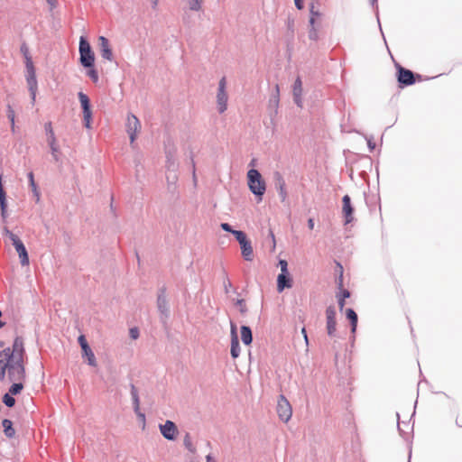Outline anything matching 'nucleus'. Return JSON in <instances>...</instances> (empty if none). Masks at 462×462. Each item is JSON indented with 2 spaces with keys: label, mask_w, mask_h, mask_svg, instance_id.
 Segmentation results:
<instances>
[{
  "label": "nucleus",
  "mask_w": 462,
  "mask_h": 462,
  "mask_svg": "<svg viewBox=\"0 0 462 462\" xmlns=\"http://www.w3.org/2000/svg\"><path fill=\"white\" fill-rule=\"evenodd\" d=\"M45 128H46L47 134L50 135V128L48 127V124H46Z\"/></svg>",
  "instance_id": "nucleus-51"
},
{
  "label": "nucleus",
  "mask_w": 462,
  "mask_h": 462,
  "mask_svg": "<svg viewBox=\"0 0 462 462\" xmlns=\"http://www.w3.org/2000/svg\"><path fill=\"white\" fill-rule=\"evenodd\" d=\"M25 67H26V81L28 85L29 91L32 97V104L35 102L36 92H37V79L35 69L32 60L31 56L28 53H25Z\"/></svg>",
  "instance_id": "nucleus-4"
},
{
  "label": "nucleus",
  "mask_w": 462,
  "mask_h": 462,
  "mask_svg": "<svg viewBox=\"0 0 462 462\" xmlns=\"http://www.w3.org/2000/svg\"><path fill=\"white\" fill-rule=\"evenodd\" d=\"M342 202H343L342 212H343V215L346 219L345 223L349 224L353 220V212H354V208L351 205L350 197L348 195H345L342 199Z\"/></svg>",
  "instance_id": "nucleus-14"
},
{
  "label": "nucleus",
  "mask_w": 462,
  "mask_h": 462,
  "mask_svg": "<svg viewBox=\"0 0 462 462\" xmlns=\"http://www.w3.org/2000/svg\"><path fill=\"white\" fill-rule=\"evenodd\" d=\"M47 2L52 6H55L56 5V0H47Z\"/></svg>",
  "instance_id": "nucleus-50"
},
{
  "label": "nucleus",
  "mask_w": 462,
  "mask_h": 462,
  "mask_svg": "<svg viewBox=\"0 0 462 462\" xmlns=\"http://www.w3.org/2000/svg\"><path fill=\"white\" fill-rule=\"evenodd\" d=\"M24 340L17 336L12 346L0 351V381L20 382L26 378Z\"/></svg>",
  "instance_id": "nucleus-1"
},
{
  "label": "nucleus",
  "mask_w": 462,
  "mask_h": 462,
  "mask_svg": "<svg viewBox=\"0 0 462 462\" xmlns=\"http://www.w3.org/2000/svg\"><path fill=\"white\" fill-rule=\"evenodd\" d=\"M88 77L93 80V82H97L98 81V75H97V71L95 69H91L88 71Z\"/></svg>",
  "instance_id": "nucleus-36"
},
{
  "label": "nucleus",
  "mask_w": 462,
  "mask_h": 462,
  "mask_svg": "<svg viewBox=\"0 0 462 462\" xmlns=\"http://www.w3.org/2000/svg\"><path fill=\"white\" fill-rule=\"evenodd\" d=\"M21 50H22V51H23V55H24V56H25V53H26V52H27V53H29V51H28L27 48H26V47H24V46H23ZM28 55L30 56V54H28Z\"/></svg>",
  "instance_id": "nucleus-49"
},
{
  "label": "nucleus",
  "mask_w": 462,
  "mask_h": 462,
  "mask_svg": "<svg viewBox=\"0 0 462 462\" xmlns=\"http://www.w3.org/2000/svg\"><path fill=\"white\" fill-rule=\"evenodd\" d=\"M98 42H99L101 56L104 59L111 61L113 60V52L110 48L108 40L105 36H100L98 38Z\"/></svg>",
  "instance_id": "nucleus-15"
},
{
  "label": "nucleus",
  "mask_w": 462,
  "mask_h": 462,
  "mask_svg": "<svg viewBox=\"0 0 462 462\" xmlns=\"http://www.w3.org/2000/svg\"><path fill=\"white\" fill-rule=\"evenodd\" d=\"M6 115L11 123V130L13 133H14V131H15V112H14V109L10 105L7 106Z\"/></svg>",
  "instance_id": "nucleus-26"
},
{
  "label": "nucleus",
  "mask_w": 462,
  "mask_h": 462,
  "mask_svg": "<svg viewBox=\"0 0 462 462\" xmlns=\"http://www.w3.org/2000/svg\"><path fill=\"white\" fill-rule=\"evenodd\" d=\"M79 99L83 109V118L86 128H91L92 112L88 97L83 92L79 93Z\"/></svg>",
  "instance_id": "nucleus-10"
},
{
  "label": "nucleus",
  "mask_w": 462,
  "mask_h": 462,
  "mask_svg": "<svg viewBox=\"0 0 462 462\" xmlns=\"http://www.w3.org/2000/svg\"><path fill=\"white\" fill-rule=\"evenodd\" d=\"M279 265L281 267V273L289 274L288 263L286 260H280Z\"/></svg>",
  "instance_id": "nucleus-35"
},
{
  "label": "nucleus",
  "mask_w": 462,
  "mask_h": 462,
  "mask_svg": "<svg viewBox=\"0 0 462 462\" xmlns=\"http://www.w3.org/2000/svg\"><path fill=\"white\" fill-rule=\"evenodd\" d=\"M230 353L233 358H237L240 355V346L238 338H231Z\"/></svg>",
  "instance_id": "nucleus-25"
},
{
  "label": "nucleus",
  "mask_w": 462,
  "mask_h": 462,
  "mask_svg": "<svg viewBox=\"0 0 462 462\" xmlns=\"http://www.w3.org/2000/svg\"><path fill=\"white\" fill-rule=\"evenodd\" d=\"M301 333H302V336H304V338H305L306 342H308V337H307V332H306L305 328H303L301 329Z\"/></svg>",
  "instance_id": "nucleus-47"
},
{
  "label": "nucleus",
  "mask_w": 462,
  "mask_h": 462,
  "mask_svg": "<svg viewBox=\"0 0 462 462\" xmlns=\"http://www.w3.org/2000/svg\"><path fill=\"white\" fill-rule=\"evenodd\" d=\"M456 423L458 427L462 428V412L457 416Z\"/></svg>",
  "instance_id": "nucleus-44"
},
{
  "label": "nucleus",
  "mask_w": 462,
  "mask_h": 462,
  "mask_svg": "<svg viewBox=\"0 0 462 462\" xmlns=\"http://www.w3.org/2000/svg\"><path fill=\"white\" fill-rule=\"evenodd\" d=\"M0 205H1V208L4 213L5 210V208H6V199H5V191L4 190V188L2 185V176H0Z\"/></svg>",
  "instance_id": "nucleus-30"
},
{
  "label": "nucleus",
  "mask_w": 462,
  "mask_h": 462,
  "mask_svg": "<svg viewBox=\"0 0 462 462\" xmlns=\"http://www.w3.org/2000/svg\"><path fill=\"white\" fill-rule=\"evenodd\" d=\"M397 79L402 86H410L415 82V77L411 70L402 66H397Z\"/></svg>",
  "instance_id": "nucleus-12"
},
{
  "label": "nucleus",
  "mask_w": 462,
  "mask_h": 462,
  "mask_svg": "<svg viewBox=\"0 0 462 462\" xmlns=\"http://www.w3.org/2000/svg\"><path fill=\"white\" fill-rule=\"evenodd\" d=\"M203 0H189V5L190 10L199 11L201 8Z\"/></svg>",
  "instance_id": "nucleus-33"
},
{
  "label": "nucleus",
  "mask_w": 462,
  "mask_h": 462,
  "mask_svg": "<svg viewBox=\"0 0 462 462\" xmlns=\"http://www.w3.org/2000/svg\"><path fill=\"white\" fill-rule=\"evenodd\" d=\"M23 381L14 382L13 385L9 389V393L12 395H16L20 393V392L23 389Z\"/></svg>",
  "instance_id": "nucleus-28"
},
{
  "label": "nucleus",
  "mask_w": 462,
  "mask_h": 462,
  "mask_svg": "<svg viewBox=\"0 0 462 462\" xmlns=\"http://www.w3.org/2000/svg\"><path fill=\"white\" fill-rule=\"evenodd\" d=\"M277 414L284 422H288L292 415V408L284 395H280L277 402Z\"/></svg>",
  "instance_id": "nucleus-8"
},
{
  "label": "nucleus",
  "mask_w": 462,
  "mask_h": 462,
  "mask_svg": "<svg viewBox=\"0 0 462 462\" xmlns=\"http://www.w3.org/2000/svg\"><path fill=\"white\" fill-rule=\"evenodd\" d=\"M28 178H29V180H30V185L31 187L32 188V189L35 191L37 189V187H36V184H35V181H34V176H33V173L32 172H29L28 174Z\"/></svg>",
  "instance_id": "nucleus-39"
},
{
  "label": "nucleus",
  "mask_w": 462,
  "mask_h": 462,
  "mask_svg": "<svg viewBox=\"0 0 462 462\" xmlns=\"http://www.w3.org/2000/svg\"><path fill=\"white\" fill-rule=\"evenodd\" d=\"M5 235L9 237L11 240L13 245L14 246L20 259V263L23 266L29 265V256L27 250L23 245V243L21 241V239L13 232H11L8 229L5 230Z\"/></svg>",
  "instance_id": "nucleus-5"
},
{
  "label": "nucleus",
  "mask_w": 462,
  "mask_h": 462,
  "mask_svg": "<svg viewBox=\"0 0 462 462\" xmlns=\"http://www.w3.org/2000/svg\"><path fill=\"white\" fill-rule=\"evenodd\" d=\"M233 235L238 241L239 245H241L242 243H245L248 240L246 237V235L243 231L235 230V232H233Z\"/></svg>",
  "instance_id": "nucleus-31"
},
{
  "label": "nucleus",
  "mask_w": 462,
  "mask_h": 462,
  "mask_svg": "<svg viewBox=\"0 0 462 462\" xmlns=\"http://www.w3.org/2000/svg\"><path fill=\"white\" fill-rule=\"evenodd\" d=\"M206 459L207 462H217L210 455H208Z\"/></svg>",
  "instance_id": "nucleus-48"
},
{
  "label": "nucleus",
  "mask_w": 462,
  "mask_h": 462,
  "mask_svg": "<svg viewBox=\"0 0 462 462\" xmlns=\"http://www.w3.org/2000/svg\"><path fill=\"white\" fill-rule=\"evenodd\" d=\"M241 339L243 343L246 346H249L253 341V336L251 328L247 326L241 327Z\"/></svg>",
  "instance_id": "nucleus-20"
},
{
  "label": "nucleus",
  "mask_w": 462,
  "mask_h": 462,
  "mask_svg": "<svg viewBox=\"0 0 462 462\" xmlns=\"http://www.w3.org/2000/svg\"><path fill=\"white\" fill-rule=\"evenodd\" d=\"M279 194L282 197V199L284 200L287 197V191L285 188V183L282 180H280L279 184Z\"/></svg>",
  "instance_id": "nucleus-34"
},
{
  "label": "nucleus",
  "mask_w": 462,
  "mask_h": 462,
  "mask_svg": "<svg viewBox=\"0 0 462 462\" xmlns=\"http://www.w3.org/2000/svg\"><path fill=\"white\" fill-rule=\"evenodd\" d=\"M323 14L314 3L310 5V31L309 38L311 41L319 40V29L321 26Z\"/></svg>",
  "instance_id": "nucleus-2"
},
{
  "label": "nucleus",
  "mask_w": 462,
  "mask_h": 462,
  "mask_svg": "<svg viewBox=\"0 0 462 462\" xmlns=\"http://www.w3.org/2000/svg\"><path fill=\"white\" fill-rule=\"evenodd\" d=\"M249 189L260 198L264 194L266 186L260 172L257 170L251 169L247 172Z\"/></svg>",
  "instance_id": "nucleus-3"
},
{
  "label": "nucleus",
  "mask_w": 462,
  "mask_h": 462,
  "mask_svg": "<svg viewBox=\"0 0 462 462\" xmlns=\"http://www.w3.org/2000/svg\"><path fill=\"white\" fill-rule=\"evenodd\" d=\"M157 2H158V0H153V5H156Z\"/></svg>",
  "instance_id": "nucleus-54"
},
{
  "label": "nucleus",
  "mask_w": 462,
  "mask_h": 462,
  "mask_svg": "<svg viewBox=\"0 0 462 462\" xmlns=\"http://www.w3.org/2000/svg\"><path fill=\"white\" fill-rule=\"evenodd\" d=\"M372 1H373V3H374V2H376L377 0H372Z\"/></svg>",
  "instance_id": "nucleus-55"
},
{
  "label": "nucleus",
  "mask_w": 462,
  "mask_h": 462,
  "mask_svg": "<svg viewBox=\"0 0 462 462\" xmlns=\"http://www.w3.org/2000/svg\"><path fill=\"white\" fill-rule=\"evenodd\" d=\"M140 130L141 123L139 119L135 116L129 114L126 119V131L129 134L131 143H134Z\"/></svg>",
  "instance_id": "nucleus-11"
},
{
  "label": "nucleus",
  "mask_w": 462,
  "mask_h": 462,
  "mask_svg": "<svg viewBox=\"0 0 462 462\" xmlns=\"http://www.w3.org/2000/svg\"><path fill=\"white\" fill-rule=\"evenodd\" d=\"M228 96L226 93V79L223 77L218 83L217 94V109L220 114L224 113L227 108Z\"/></svg>",
  "instance_id": "nucleus-7"
},
{
  "label": "nucleus",
  "mask_w": 462,
  "mask_h": 462,
  "mask_svg": "<svg viewBox=\"0 0 462 462\" xmlns=\"http://www.w3.org/2000/svg\"><path fill=\"white\" fill-rule=\"evenodd\" d=\"M183 443L185 448L192 454L196 452V447L192 442L191 437L189 433L184 436Z\"/></svg>",
  "instance_id": "nucleus-27"
},
{
  "label": "nucleus",
  "mask_w": 462,
  "mask_h": 462,
  "mask_svg": "<svg viewBox=\"0 0 462 462\" xmlns=\"http://www.w3.org/2000/svg\"><path fill=\"white\" fill-rule=\"evenodd\" d=\"M295 5L299 10L303 8V0H294Z\"/></svg>",
  "instance_id": "nucleus-45"
},
{
  "label": "nucleus",
  "mask_w": 462,
  "mask_h": 462,
  "mask_svg": "<svg viewBox=\"0 0 462 462\" xmlns=\"http://www.w3.org/2000/svg\"><path fill=\"white\" fill-rule=\"evenodd\" d=\"M220 226L223 230H225L226 232H230L232 234H233V232H235V230L232 229L231 226L227 223H222Z\"/></svg>",
  "instance_id": "nucleus-41"
},
{
  "label": "nucleus",
  "mask_w": 462,
  "mask_h": 462,
  "mask_svg": "<svg viewBox=\"0 0 462 462\" xmlns=\"http://www.w3.org/2000/svg\"><path fill=\"white\" fill-rule=\"evenodd\" d=\"M240 247H241V254H242V256L244 257V259L245 261H249V262L253 261L254 250H253L251 242L249 240H247L246 242L242 243L240 245Z\"/></svg>",
  "instance_id": "nucleus-19"
},
{
  "label": "nucleus",
  "mask_w": 462,
  "mask_h": 462,
  "mask_svg": "<svg viewBox=\"0 0 462 462\" xmlns=\"http://www.w3.org/2000/svg\"><path fill=\"white\" fill-rule=\"evenodd\" d=\"M130 337L133 339H136L139 337V331H138V329L136 328H134L130 329Z\"/></svg>",
  "instance_id": "nucleus-42"
},
{
  "label": "nucleus",
  "mask_w": 462,
  "mask_h": 462,
  "mask_svg": "<svg viewBox=\"0 0 462 462\" xmlns=\"http://www.w3.org/2000/svg\"><path fill=\"white\" fill-rule=\"evenodd\" d=\"M236 305L238 306L239 310L242 314H245L247 311V308L244 300H238L236 301Z\"/></svg>",
  "instance_id": "nucleus-37"
},
{
  "label": "nucleus",
  "mask_w": 462,
  "mask_h": 462,
  "mask_svg": "<svg viewBox=\"0 0 462 462\" xmlns=\"http://www.w3.org/2000/svg\"><path fill=\"white\" fill-rule=\"evenodd\" d=\"M82 352L83 356H86L88 359V364L91 366H97V360L90 346H88L86 348H83Z\"/></svg>",
  "instance_id": "nucleus-24"
},
{
  "label": "nucleus",
  "mask_w": 462,
  "mask_h": 462,
  "mask_svg": "<svg viewBox=\"0 0 462 462\" xmlns=\"http://www.w3.org/2000/svg\"><path fill=\"white\" fill-rule=\"evenodd\" d=\"M349 297H350V292L347 290H342L341 293L337 296L338 307H339L340 310H343V308L346 304L345 300Z\"/></svg>",
  "instance_id": "nucleus-29"
},
{
  "label": "nucleus",
  "mask_w": 462,
  "mask_h": 462,
  "mask_svg": "<svg viewBox=\"0 0 462 462\" xmlns=\"http://www.w3.org/2000/svg\"><path fill=\"white\" fill-rule=\"evenodd\" d=\"M48 127L50 128V136L48 137V143L51 147V154L53 156L54 161L58 162L60 160L59 145L57 144V140L51 123H48Z\"/></svg>",
  "instance_id": "nucleus-16"
},
{
  "label": "nucleus",
  "mask_w": 462,
  "mask_h": 462,
  "mask_svg": "<svg viewBox=\"0 0 462 462\" xmlns=\"http://www.w3.org/2000/svg\"><path fill=\"white\" fill-rule=\"evenodd\" d=\"M131 395H132V398H133V401H134V411L135 412L138 413V415L140 417L143 418V420H144V415L143 413H139V410H140V400H139V396H138V392H137V389L135 388L134 385H132L131 387Z\"/></svg>",
  "instance_id": "nucleus-23"
},
{
  "label": "nucleus",
  "mask_w": 462,
  "mask_h": 462,
  "mask_svg": "<svg viewBox=\"0 0 462 462\" xmlns=\"http://www.w3.org/2000/svg\"><path fill=\"white\" fill-rule=\"evenodd\" d=\"M308 226L310 230H313L314 228V220L313 218H309L308 220Z\"/></svg>",
  "instance_id": "nucleus-46"
},
{
  "label": "nucleus",
  "mask_w": 462,
  "mask_h": 462,
  "mask_svg": "<svg viewBox=\"0 0 462 462\" xmlns=\"http://www.w3.org/2000/svg\"><path fill=\"white\" fill-rule=\"evenodd\" d=\"M78 341H79V344L81 346V349L86 348L87 346H88V344L87 339H86L84 335H80L79 337V338H78Z\"/></svg>",
  "instance_id": "nucleus-38"
},
{
  "label": "nucleus",
  "mask_w": 462,
  "mask_h": 462,
  "mask_svg": "<svg viewBox=\"0 0 462 462\" xmlns=\"http://www.w3.org/2000/svg\"><path fill=\"white\" fill-rule=\"evenodd\" d=\"M162 435L168 440H174L178 435V428L171 420H166L159 426Z\"/></svg>",
  "instance_id": "nucleus-13"
},
{
  "label": "nucleus",
  "mask_w": 462,
  "mask_h": 462,
  "mask_svg": "<svg viewBox=\"0 0 462 462\" xmlns=\"http://www.w3.org/2000/svg\"><path fill=\"white\" fill-rule=\"evenodd\" d=\"M2 426L4 428L5 435L7 438L12 439L14 437L15 430L14 429L13 422L10 420H8V419L3 420Z\"/></svg>",
  "instance_id": "nucleus-21"
},
{
  "label": "nucleus",
  "mask_w": 462,
  "mask_h": 462,
  "mask_svg": "<svg viewBox=\"0 0 462 462\" xmlns=\"http://www.w3.org/2000/svg\"><path fill=\"white\" fill-rule=\"evenodd\" d=\"M161 300H164V299H162V297H159L158 298L159 304H161Z\"/></svg>",
  "instance_id": "nucleus-52"
},
{
  "label": "nucleus",
  "mask_w": 462,
  "mask_h": 462,
  "mask_svg": "<svg viewBox=\"0 0 462 462\" xmlns=\"http://www.w3.org/2000/svg\"><path fill=\"white\" fill-rule=\"evenodd\" d=\"M293 97L295 103L301 107L302 101H301V94H302V82L300 78H297L294 85H293Z\"/></svg>",
  "instance_id": "nucleus-18"
},
{
  "label": "nucleus",
  "mask_w": 462,
  "mask_h": 462,
  "mask_svg": "<svg viewBox=\"0 0 462 462\" xmlns=\"http://www.w3.org/2000/svg\"><path fill=\"white\" fill-rule=\"evenodd\" d=\"M271 236L273 237V240L274 241L275 240V237H274V235L273 234V232H271Z\"/></svg>",
  "instance_id": "nucleus-53"
},
{
  "label": "nucleus",
  "mask_w": 462,
  "mask_h": 462,
  "mask_svg": "<svg viewBox=\"0 0 462 462\" xmlns=\"http://www.w3.org/2000/svg\"><path fill=\"white\" fill-rule=\"evenodd\" d=\"M3 402L8 407H13L15 404L14 398L9 393L4 395Z\"/></svg>",
  "instance_id": "nucleus-32"
},
{
  "label": "nucleus",
  "mask_w": 462,
  "mask_h": 462,
  "mask_svg": "<svg viewBox=\"0 0 462 462\" xmlns=\"http://www.w3.org/2000/svg\"><path fill=\"white\" fill-rule=\"evenodd\" d=\"M230 334H231V338H238L237 332H236V326L234 323H231Z\"/></svg>",
  "instance_id": "nucleus-40"
},
{
  "label": "nucleus",
  "mask_w": 462,
  "mask_h": 462,
  "mask_svg": "<svg viewBox=\"0 0 462 462\" xmlns=\"http://www.w3.org/2000/svg\"><path fill=\"white\" fill-rule=\"evenodd\" d=\"M292 282L289 274L280 273L277 277V290L282 292L285 288H291Z\"/></svg>",
  "instance_id": "nucleus-17"
},
{
  "label": "nucleus",
  "mask_w": 462,
  "mask_h": 462,
  "mask_svg": "<svg viewBox=\"0 0 462 462\" xmlns=\"http://www.w3.org/2000/svg\"><path fill=\"white\" fill-rule=\"evenodd\" d=\"M337 266L339 268V271H340V276H339V282H338V285L339 287L341 288L342 287V282H343V267L341 266V264L337 263Z\"/></svg>",
  "instance_id": "nucleus-43"
},
{
  "label": "nucleus",
  "mask_w": 462,
  "mask_h": 462,
  "mask_svg": "<svg viewBox=\"0 0 462 462\" xmlns=\"http://www.w3.org/2000/svg\"><path fill=\"white\" fill-rule=\"evenodd\" d=\"M326 314V329L330 337H336L337 332V320H336V309L334 306H328L325 311Z\"/></svg>",
  "instance_id": "nucleus-9"
},
{
  "label": "nucleus",
  "mask_w": 462,
  "mask_h": 462,
  "mask_svg": "<svg viewBox=\"0 0 462 462\" xmlns=\"http://www.w3.org/2000/svg\"><path fill=\"white\" fill-rule=\"evenodd\" d=\"M346 315L351 323V331H352V333H355L356 330V327H357V320H358L357 314L355 312L354 310L347 309L346 310Z\"/></svg>",
  "instance_id": "nucleus-22"
},
{
  "label": "nucleus",
  "mask_w": 462,
  "mask_h": 462,
  "mask_svg": "<svg viewBox=\"0 0 462 462\" xmlns=\"http://www.w3.org/2000/svg\"><path fill=\"white\" fill-rule=\"evenodd\" d=\"M79 54L82 66L87 68L93 67L95 55L89 42L83 36H81L79 40Z\"/></svg>",
  "instance_id": "nucleus-6"
}]
</instances>
